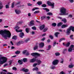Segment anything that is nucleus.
Returning a JSON list of instances; mask_svg holds the SVG:
<instances>
[{
  "instance_id": "nucleus-37",
  "label": "nucleus",
  "mask_w": 74,
  "mask_h": 74,
  "mask_svg": "<svg viewBox=\"0 0 74 74\" xmlns=\"http://www.w3.org/2000/svg\"><path fill=\"white\" fill-rule=\"evenodd\" d=\"M25 31L27 33H29V28H27L25 29Z\"/></svg>"
},
{
  "instance_id": "nucleus-29",
  "label": "nucleus",
  "mask_w": 74,
  "mask_h": 74,
  "mask_svg": "<svg viewBox=\"0 0 74 74\" xmlns=\"http://www.w3.org/2000/svg\"><path fill=\"white\" fill-rule=\"evenodd\" d=\"M20 53H21V51H17L15 52V53L17 55H18V54H19Z\"/></svg>"
},
{
  "instance_id": "nucleus-42",
  "label": "nucleus",
  "mask_w": 74,
  "mask_h": 74,
  "mask_svg": "<svg viewBox=\"0 0 74 74\" xmlns=\"http://www.w3.org/2000/svg\"><path fill=\"white\" fill-rule=\"evenodd\" d=\"M41 6L42 7H44V8H45V7H46L47 6V5L45 4H43L42 5H41Z\"/></svg>"
},
{
  "instance_id": "nucleus-60",
  "label": "nucleus",
  "mask_w": 74,
  "mask_h": 74,
  "mask_svg": "<svg viewBox=\"0 0 74 74\" xmlns=\"http://www.w3.org/2000/svg\"><path fill=\"white\" fill-rule=\"evenodd\" d=\"M27 5L28 6H32V4H31L30 3H28L27 4Z\"/></svg>"
},
{
  "instance_id": "nucleus-8",
  "label": "nucleus",
  "mask_w": 74,
  "mask_h": 74,
  "mask_svg": "<svg viewBox=\"0 0 74 74\" xmlns=\"http://www.w3.org/2000/svg\"><path fill=\"white\" fill-rule=\"evenodd\" d=\"M59 60H56L53 62L52 64L53 65H56L58 64Z\"/></svg>"
},
{
  "instance_id": "nucleus-25",
  "label": "nucleus",
  "mask_w": 74,
  "mask_h": 74,
  "mask_svg": "<svg viewBox=\"0 0 74 74\" xmlns=\"http://www.w3.org/2000/svg\"><path fill=\"white\" fill-rule=\"evenodd\" d=\"M62 21V22H64V23H66V22H67V20H66V18H63Z\"/></svg>"
},
{
  "instance_id": "nucleus-9",
  "label": "nucleus",
  "mask_w": 74,
  "mask_h": 74,
  "mask_svg": "<svg viewBox=\"0 0 74 74\" xmlns=\"http://www.w3.org/2000/svg\"><path fill=\"white\" fill-rule=\"evenodd\" d=\"M39 47L40 48H42L44 47V43L42 42L40 43L39 44Z\"/></svg>"
},
{
  "instance_id": "nucleus-11",
  "label": "nucleus",
  "mask_w": 74,
  "mask_h": 74,
  "mask_svg": "<svg viewBox=\"0 0 74 74\" xmlns=\"http://www.w3.org/2000/svg\"><path fill=\"white\" fill-rule=\"evenodd\" d=\"M15 12L17 14H20L21 13V11H20V10H18L17 9H16V10H15Z\"/></svg>"
},
{
  "instance_id": "nucleus-54",
  "label": "nucleus",
  "mask_w": 74,
  "mask_h": 74,
  "mask_svg": "<svg viewBox=\"0 0 74 74\" xmlns=\"http://www.w3.org/2000/svg\"><path fill=\"white\" fill-rule=\"evenodd\" d=\"M27 52V51L26 50H24L23 52V54H25V53H26Z\"/></svg>"
},
{
  "instance_id": "nucleus-41",
  "label": "nucleus",
  "mask_w": 74,
  "mask_h": 74,
  "mask_svg": "<svg viewBox=\"0 0 74 74\" xmlns=\"http://www.w3.org/2000/svg\"><path fill=\"white\" fill-rule=\"evenodd\" d=\"M30 40V38H28L27 39H26V40H25V42H27L28 41H29Z\"/></svg>"
},
{
  "instance_id": "nucleus-33",
  "label": "nucleus",
  "mask_w": 74,
  "mask_h": 74,
  "mask_svg": "<svg viewBox=\"0 0 74 74\" xmlns=\"http://www.w3.org/2000/svg\"><path fill=\"white\" fill-rule=\"evenodd\" d=\"M55 55H56V56H59V55H60V53H59V52L56 53H55Z\"/></svg>"
},
{
  "instance_id": "nucleus-16",
  "label": "nucleus",
  "mask_w": 74,
  "mask_h": 74,
  "mask_svg": "<svg viewBox=\"0 0 74 74\" xmlns=\"http://www.w3.org/2000/svg\"><path fill=\"white\" fill-rule=\"evenodd\" d=\"M24 33H23V32H21L19 35V36L21 38H23V37L24 36Z\"/></svg>"
},
{
  "instance_id": "nucleus-63",
  "label": "nucleus",
  "mask_w": 74,
  "mask_h": 74,
  "mask_svg": "<svg viewBox=\"0 0 74 74\" xmlns=\"http://www.w3.org/2000/svg\"><path fill=\"white\" fill-rule=\"evenodd\" d=\"M37 74H41V72H38L37 73Z\"/></svg>"
},
{
  "instance_id": "nucleus-31",
  "label": "nucleus",
  "mask_w": 74,
  "mask_h": 74,
  "mask_svg": "<svg viewBox=\"0 0 74 74\" xmlns=\"http://www.w3.org/2000/svg\"><path fill=\"white\" fill-rule=\"evenodd\" d=\"M33 71H34V70H36V71H38V68L37 67H36L34 68H33Z\"/></svg>"
},
{
  "instance_id": "nucleus-56",
  "label": "nucleus",
  "mask_w": 74,
  "mask_h": 74,
  "mask_svg": "<svg viewBox=\"0 0 74 74\" xmlns=\"http://www.w3.org/2000/svg\"><path fill=\"white\" fill-rule=\"evenodd\" d=\"M73 35H71L70 36V38L71 39H72V40H73Z\"/></svg>"
},
{
  "instance_id": "nucleus-39",
  "label": "nucleus",
  "mask_w": 74,
  "mask_h": 74,
  "mask_svg": "<svg viewBox=\"0 0 74 74\" xmlns=\"http://www.w3.org/2000/svg\"><path fill=\"white\" fill-rule=\"evenodd\" d=\"M48 28H46L44 29L43 32H47V31L48 30Z\"/></svg>"
},
{
  "instance_id": "nucleus-19",
  "label": "nucleus",
  "mask_w": 74,
  "mask_h": 74,
  "mask_svg": "<svg viewBox=\"0 0 74 74\" xmlns=\"http://www.w3.org/2000/svg\"><path fill=\"white\" fill-rule=\"evenodd\" d=\"M44 27H45V25H42L40 27V30H42L44 28Z\"/></svg>"
},
{
  "instance_id": "nucleus-22",
  "label": "nucleus",
  "mask_w": 74,
  "mask_h": 74,
  "mask_svg": "<svg viewBox=\"0 0 74 74\" xmlns=\"http://www.w3.org/2000/svg\"><path fill=\"white\" fill-rule=\"evenodd\" d=\"M70 29L72 31V32H74V27H73V26H71L70 27H69Z\"/></svg>"
},
{
  "instance_id": "nucleus-57",
  "label": "nucleus",
  "mask_w": 74,
  "mask_h": 74,
  "mask_svg": "<svg viewBox=\"0 0 74 74\" xmlns=\"http://www.w3.org/2000/svg\"><path fill=\"white\" fill-rule=\"evenodd\" d=\"M32 29L33 30H36V28L35 27H32Z\"/></svg>"
},
{
  "instance_id": "nucleus-34",
  "label": "nucleus",
  "mask_w": 74,
  "mask_h": 74,
  "mask_svg": "<svg viewBox=\"0 0 74 74\" xmlns=\"http://www.w3.org/2000/svg\"><path fill=\"white\" fill-rule=\"evenodd\" d=\"M62 23L60 22L59 23H58L57 26L58 27L60 26L61 25H62Z\"/></svg>"
},
{
  "instance_id": "nucleus-40",
  "label": "nucleus",
  "mask_w": 74,
  "mask_h": 74,
  "mask_svg": "<svg viewBox=\"0 0 74 74\" xmlns=\"http://www.w3.org/2000/svg\"><path fill=\"white\" fill-rule=\"evenodd\" d=\"M15 3L14 2H13L12 3L11 7L12 8H14V4Z\"/></svg>"
},
{
  "instance_id": "nucleus-46",
  "label": "nucleus",
  "mask_w": 74,
  "mask_h": 74,
  "mask_svg": "<svg viewBox=\"0 0 74 74\" xmlns=\"http://www.w3.org/2000/svg\"><path fill=\"white\" fill-rule=\"evenodd\" d=\"M6 7V8H10V6H9V5H6L5 6Z\"/></svg>"
},
{
  "instance_id": "nucleus-59",
  "label": "nucleus",
  "mask_w": 74,
  "mask_h": 74,
  "mask_svg": "<svg viewBox=\"0 0 74 74\" xmlns=\"http://www.w3.org/2000/svg\"><path fill=\"white\" fill-rule=\"evenodd\" d=\"M56 42L55 41L53 44V47H54L56 45Z\"/></svg>"
},
{
  "instance_id": "nucleus-23",
  "label": "nucleus",
  "mask_w": 74,
  "mask_h": 74,
  "mask_svg": "<svg viewBox=\"0 0 74 74\" xmlns=\"http://www.w3.org/2000/svg\"><path fill=\"white\" fill-rule=\"evenodd\" d=\"M34 48V51H36V49H38V45H36L33 48Z\"/></svg>"
},
{
  "instance_id": "nucleus-13",
  "label": "nucleus",
  "mask_w": 74,
  "mask_h": 74,
  "mask_svg": "<svg viewBox=\"0 0 74 74\" xmlns=\"http://www.w3.org/2000/svg\"><path fill=\"white\" fill-rule=\"evenodd\" d=\"M71 32V29L70 28V27H69V28L67 29V34H69Z\"/></svg>"
},
{
  "instance_id": "nucleus-55",
  "label": "nucleus",
  "mask_w": 74,
  "mask_h": 74,
  "mask_svg": "<svg viewBox=\"0 0 74 74\" xmlns=\"http://www.w3.org/2000/svg\"><path fill=\"white\" fill-rule=\"evenodd\" d=\"M69 1L70 3H72L74 2V0H69Z\"/></svg>"
},
{
  "instance_id": "nucleus-51",
  "label": "nucleus",
  "mask_w": 74,
  "mask_h": 74,
  "mask_svg": "<svg viewBox=\"0 0 74 74\" xmlns=\"http://www.w3.org/2000/svg\"><path fill=\"white\" fill-rule=\"evenodd\" d=\"M38 51H39V52H42L44 51V50L43 49H42V50L40 49V50H38Z\"/></svg>"
},
{
  "instance_id": "nucleus-14",
  "label": "nucleus",
  "mask_w": 74,
  "mask_h": 74,
  "mask_svg": "<svg viewBox=\"0 0 74 74\" xmlns=\"http://www.w3.org/2000/svg\"><path fill=\"white\" fill-rule=\"evenodd\" d=\"M18 63H19V64L20 65L22 64H23V60H19L18 61Z\"/></svg>"
},
{
  "instance_id": "nucleus-49",
  "label": "nucleus",
  "mask_w": 74,
  "mask_h": 74,
  "mask_svg": "<svg viewBox=\"0 0 74 74\" xmlns=\"http://www.w3.org/2000/svg\"><path fill=\"white\" fill-rule=\"evenodd\" d=\"M60 74H66V73L63 71H62L60 73Z\"/></svg>"
},
{
  "instance_id": "nucleus-2",
  "label": "nucleus",
  "mask_w": 74,
  "mask_h": 74,
  "mask_svg": "<svg viewBox=\"0 0 74 74\" xmlns=\"http://www.w3.org/2000/svg\"><path fill=\"white\" fill-rule=\"evenodd\" d=\"M7 58L4 56H0V64H3L7 62Z\"/></svg>"
},
{
  "instance_id": "nucleus-5",
  "label": "nucleus",
  "mask_w": 74,
  "mask_h": 74,
  "mask_svg": "<svg viewBox=\"0 0 74 74\" xmlns=\"http://www.w3.org/2000/svg\"><path fill=\"white\" fill-rule=\"evenodd\" d=\"M47 4L48 5L51 6L52 8H54V4H55L54 3H52L49 1H48L47 2Z\"/></svg>"
},
{
  "instance_id": "nucleus-1",
  "label": "nucleus",
  "mask_w": 74,
  "mask_h": 74,
  "mask_svg": "<svg viewBox=\"0 0 74 74\" xmlns=\"http://www.w3.org/2000/svg\"><path fill=\"white\" fill-rule=\"evenodd\" d=\"M0 34H1L5 39L7 40V37L10 38L11 34V32L8 31H3V30H0Z\"/></svg>"
},
{
  "instance_id": "nucleus-38",
  "label": "nucleus",
  "mask_w": 74,
  "mask_h": 74,
  "mask_svg": "<svg viewBox=\"0 0 74 74\" xmlns=\"http://www.w3.org/2000/svg\"><path fill=\"white\" fill-rule=\"evenodd\" d=\"M47 15H53L52 13L49 12L47 13Z\"/></svg>"
},
{
  "instance_id": "nucleus-6",
  "label": "nucleus",
  "mask_w": 74,
  "mask_h": 74,
  "mask_svg": "<svg viewBox=\"0 0 74 74\" xmlns=\"http://www.w3.org/2000/svg\"><path fill=\"white\" fill-rule=\"evenodd\" d=\"M14 29H15L16 31V32H22V30H18V29H20V27L18 26H16L14 28Z\"/></svg>"
},
{
  "instance_id": "nucleus-12",
  "label": "nucleus",
  "mask_w": 74,
  "mask_h": 74,
  "mask_svg": "<svg viewBox=\"0 0 74 74\" xmlns=\"http://www.w3.org/2000/svg\"><path fill=\"white\" fill-rule=\"evenodd\" d=\"M36 60V59L33 58L30 60V62H31V63H34V62H35Z\"/></svg>"
},
{
  "instance_id": "nucleus-47",
  "label": "nucleus",
  "mask_w": 74,
  "mask_h": 74,
  "mask_svg": "<svg viewBox=\"0 0 74 74\" xmlns=\"http://www.w3.org/2000/svg\"><path fill=\"white\" fill-rule=\"evenodd\" d=\"M37 65H38V64L37 63L34 64H33V67H36Z\"/></svg>"
},
{
  "instance_id": "nucleus-24",
  "label": "nucleus",
  "mask_w": 74,
  "mask_h": 74,
  "mask_svg": "<svg viewBox=\"0 0 74 74\" xmlns=\"http://www.w3.org/2000/svg\"><path fill=\"white\" fill-rule=\"evenodd\" d=\"M23 71L25 72V73H27L29 71V70L28 69H25L23 68Z\"/></svg>"
},
{
  "instance_id": "nucleus-44",
  "label": "nucleus",
  "mask_w": 74,
  "mask_h": 74,
  "mask_svg": "<svg viewBox=\"0 0 74 74\" xmlns=\"http://www.w3.org/2000/svg\"><path fill=\"white\" fill-rule=\"evenodd\" d=\"M17 38L16 36H14L12 38V39H14V40H16Z\"/></svg>"
},
{
  "instance_id": "nucleus-17",
  "label": "nucleus",
  "mask_w": 74,
  "mask_h": 74,
  "mask_svg": "<svg viewBox=\"0 0 74 74\" xmlns=\"http://www.w3.org/2000/svg\"><path fill=\"white\" fill-rule=\"evenodd\" d=\"M30 26H33L34 25V21L32 20L31 21L30 23Z\"/></svg>"
},
{
  "instance_id": "nucleus-50",
  "label": "nucleus",
  "mask_w": 74,
  "mask_h": 74,
  "mask_svg": "<svg viewBox=\"0 0 74 74\" xmlns=\"http://www.w3.org/2000/svg\"><path fill=\"white\" fill-rule=\"evenodd\" d=\"M52 25L53 26H56V24L55 23H53L52 24Z\"/></svg>"
},
{
  "instance_id": "nucleus-48",
  "label": "nucleus",
  "mask_w": 74,
  "mask_h": 74,
  "mask_svg": "<svg viewBox=\"0 0 74 74\" xmlns=\"http://www.w3.org/2000/svg\"><path fill=\"white\" fill-rule=\"evenodd\" d=\"M49 37H50V38L51 39H52L53 38V36L51 35H50L49 36Z\"/></svg>"
},
{
  "instance_id": "nucleus-20",
  "label": "nucleus",
  "mask_w": 74,
  "mask_h": 74,
  "mask_svg": "<svg viewBox=\"0 0 74 74\" xmlns=\"http://www.w3.org/2000/svg\"><path fill=\"white\" fill-rule=\"evenodd\" d=\"M4 7L2 3V2L0 1V9H2Z\"/></svg>"
},
{
  "instance_id": "nucleus-4",
  "label": "nucleus",
  "mask_w": 74,
  "mask_h": 74,
  "mask_svg": "<svg viewBox=\"0 0 74 74\" xmlns=\"http://www.w3.org/2000/svg\"><path fill=\"white\" fill-rule=\"evenodd\" d=\"M31 55L32 56H34L35 59L37 58L38 56L40 57L41 55V54L37 53H33L31 54Z\"/></svg>"
},
{
  "instance_id": "nucleus-26",
  "label": "nucleus",
  "mask_w": 74,
  "mask_h": 74,
  "mask_svg": "<svg viewBox=\"0 0 74 74\" xmlns=\"http://www.w3.org/2000/svg\"><path fill=\"white\" fill-rule=\"evenodd\" d=\"M52 47V46L51 45H49L48 46V48L47 49V51H49V50H50L51 48Z\"/></svg>"
},
{
  "instance_id": "nucleus-32",
  "label": "nucleus",
  "mask_w": 74,
  "mask_h": 74,
  "mask_svg": "<svg viewBox=\"0 0 74 74\" xmlns=\"http://www.w3.org/2000/svg\"><path fill=\"white\" fill-rule=\"evenodd\" d=\"M74 67V65L73 64L70 65H69V67L70 69H71V68H73Z\"/></svg>"
},
{
  "instance_id": "nucleus-53",
  "label": "nucleus",
  "mask_w": 74,
  "mask_h": 74,
  "mask_svg": "<svg viewBox=\"0 0 74 74\" xmlns=\"http://www.w3.org/2000/svg\"><path fill=\"white\" fill-rule=\"evenodd\" d=\"M56 68V67L55 66H51V69H55Z\"/></svg>"
},
{
  "instance_id": "nucleus-35",
  "label": "nucleus",
  "mask_w": 74,
  "mask_h": 74,
  "mask_svg": "<svg viewBox=\"0 0 74 74\" xmlns=\"http://www.w3.org/2000/svg\"><path fill=\"white\" fill-rule=\"evenodd\" d=\"M27 59L26 58H24L23 59V62H27Z\"/></svg>"
},
{
  "instance_id": "nucleus-28",
  "label": "nucleus",
  "mask_w": 74,
  "mask_h": 74,
  "mask_svg": "<svg viewBox=\"0 0 74 74\" xmlns=\"http://www.w3.org/2000/svg\"><path fill=\"white\" fill-rule=\"evenodd\" d=\"M37 4H38L39 5H40L42 4V3L41 1H38V2H37Z\"/></svg>"
},
{
  "instance_id": "nucleus-21",
  "label": "nucleus",
  "mask_w": 74,
  "mask_h": 74,
  "mask_svg": "<svg viewBox=\"0 0 74 74\" xmlns=\"http://www.w3.org/2000/svg\"><path fill=\"white\" fill-rule=\"evenodd\" d=\"M68 25L67 24L63 25L61 26L62 28H65V27H68Z\"/></svg>"
},
{
  "instance_id": "nucleus-52",
  "label": "nucleus",
  "mask_w": 74,
  "mask_h": 74,
  "mask_svg": "<svg viewBox=\"0 0 74 74\" xmlns=\"http://www.w3.org/2000/svg\"><path fill=\"white\" fill-rule=\"evenodd\" d=\"M12 69L14 70H15V71H16V70H17V69L15 67H13Z\"/></svg>"
},
{
  "instance_id": "nucleus-58",
  "label": "nucleus",
  "mask_w": 74,
  "mask_h": 74,
  "mask_svg": "<svg viewBox=\"0 0 74 74\" xmlns=\"http://www.w3.org/2000/svg\"><path fill=\"white\" fill-rule=\"evenodd\" d=\"M1 74H6V73L2 71L1 72Z\"/></svg>"
},
{
  "instance_id": "nucleus-10",
  "label": "nucleus",
  "mask_w": 74,
  "mask_h": 74,
  "mask_svg": "<svg viewBox=\"0 0 74 74\" xmlns=\"http://www.w3.org/2000/svg\"><path fill=\"white\" fill-rule=\"evenodd\" d=\"M22 43H23V41H19L16 43V45L18 46H19V45H21V44H22Z\"/></svg>"
},
{
  "instance_id": "nucleus-30",
  "label": "nucleus",
  "mask_w": 74,
  "mask_h": 74,
  "mask_svg": "<svg viewBox=\"0 0 74 74\" xmlns=\"http://www.w3.org/2000/svg\"><path fill=\"white\" fill-rule=\"evenodd\" d=\"M60 61L61 63L63 64V62H64V60H63V59H61L60 60Z\"/></svg>"
},
{
  "instance_id": "nucleus-45",
  "label": "nucleus",
  "mask_w": 74,
  "mask_h": 74,
  "mask_svg": "<svg viewBox=\"0 0 74 74\" xmlns=\"http://www.w3.org/2000/svg\"><path fill=\"white\" fill-rule=\"evenodd\" d=\"M39 11H35L34 12V14H38V13H39Z\"/></svg>"
},
{
  "instance_id": "nucleus-64",
  "label": "nucleus",
  "mask_w": 74,
  "mask_h": 74,
  "mask_svg": "<svg viewBox=\"0 0 74 74\" xmlns=\"http://www.w3.org/2000/svg\"><path fill=\"white\" fill-rule=\"evenodd\" d=\"M45 40V38H42V39H41L42 41H44V40Z\"/></svg>"
},
{
  "instance_id": "nucleus-15",
  "label": "nucleus",
  "mask_w": 74,
  "mask_h": 74,
  "mask_svg": "<svg viewBox=\"0 0 74 74\" xmlns=\"http://www.w3.org/2000/svg\"><path fill=\"white\" fill-rule=\"evenodd\" d=\"M36 60L37 61V62H38V65H40V64H41V63H42V61L39 60L37 59Z\"/></svg>"
},
{
  "instance_id": "nucleus-43",
  "label": "nucleus",
  "mask_w": 74,
  "mask_h": 74,
  "mask_svg": "<svg viewBox=\"0 0 74 74\" xmlns=\"http://www.w3.org/2000/svg\"><path fill=\"white\" fill-rule=\"evenodd\" d=\"M41 18L42 19V20H43V19H44L45 18H46V16H44L42 17H41Z\"/></svg>"
},
{
  "instance_id": "nucleus-18",
  "label": "nucleus",
  "mask_w": 74,
  "mask_h": 74,
  "mask_svg": "<svg viewBox=\"0 0 74 74\" xmlns=\"http://www.w3.org/2000/svg\"><path fill=\"white\" fill-rule=\"evenodd\" d=\"M64 40H66L65 38H62L59 39V42H61L62 41H64Z\"/></svg>"
},
{
  "instance_id": "nucleus-27",
  "label": "nucleus",
  "mask_w": 74,
  "mask_h": 74,
  "mask_svg": "<svg viewBox=\"0 0 74 74\" xmlns=\"http://www.w3.org/2000/svg\"><path fill=\"white\" fill-rule=\"evenodd\" d=\"M60 34V33L59 32H56L55 33V35L56 37H58V34Z\"/></svg>"
},
{
  "instance_id": "nucleus-36",
  "label": "nucleus",
  "mask_w": 74,
  "mask_h": 74,
  "mask_svg": "<svg viewBox=\"0 0 74 74\" xmlns=\"http://www.w3.org/2000/svg\"><path fill=\"white\" fill-rule=\"evenodd\" d=\"M70 45V43L69 42L65 45V46L67 47H69Z\"/></svg>"
},
{
  "instance_id": "nucleus-7",
  "label": "nucleus",
  "mask_w": 74,
  "mask_h": 74,
  "mask_svg": "<svg viewBox=\"0 0 74 74\" xmlns=\"http://www.w3.org/2000/svg\"><path fill=\"white\" fill-rule=\"evenodd\" d=\"M74 48V45H72L70 46V47L68 49V51L69 52H71L73 51V48Z\"/></svg>"
},
{
  "instance_id": "nucleus-61",
  "label": "nucleus",
  "mask_w": 74,
  "mask_h": 74,
  "mask_svg": "<svg viewBox=\"0 0 74 74\" xmlns=\"http://www.w3.org/2000/svg\"><path fill=\"white\" fill-rule=\"evenodd\" d=\"M9 64L10 65V64H11V63H12V61L11 60H10V61H9Z\"/></svg>"
},
{
  "instance_id": "nucleus-3",
  "label": "nucleus",
  "mask_w": 74,
  "mask_h": 74,
  "mask_svg": "<svg viewBox=\"0 0 74 74\" xmlns=\"http://www.w3.org/2000/svg\"><path fill=\"white\" fill-rule=\"evenodd\" d=\"M60 12L62 15H68V13H66V9L64 8H61Z\"/></svg>"
},
{
  "instance_id": "nucleus-62",
  "label": "nucleus",
  "mask_w": 74,
  "mask_h": 74,
  "mask_svg": "<svg viewBox=\"0 0 74 74\" xmlns=\"http://www.w3.org/2000/svg\"><path fill=\"white\" fill-rule=\"evenodd\" d=\"M8 65V64H6L3 65V67H6V66H7Z\"/></svg>"
}]
</instances>
